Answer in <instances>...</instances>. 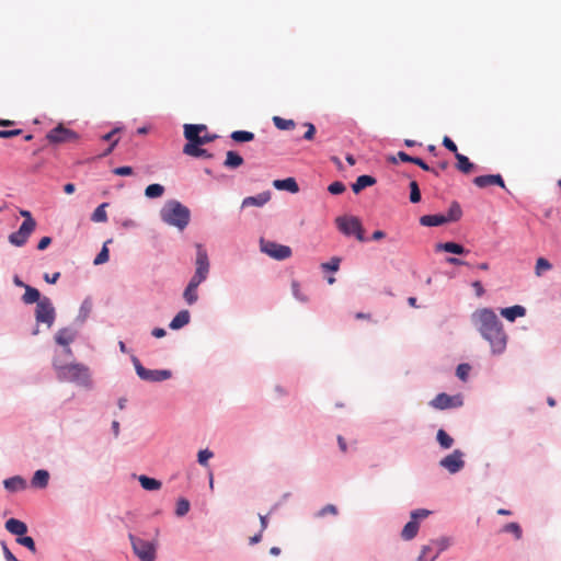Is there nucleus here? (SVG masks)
I'll return each mask as SVG.
<instances>
[{
	"label": "nucleus",
	"mask_w": 561,
	"mask_h": 561,
	"mask_svg": "<svg viewBox=\"0 0 561 561\" xmlns=\"http://www.w3.org/2000/svg\"><path fill=\"white\" fill-rule=\"evenodd\" d=\"M472 321L481 336L489 342L491 353L501 355L507 346V334L493 309L482 308L472 313Z\"/></svg>",
	"instance_id": "nucleus-1"
},
{
	"label": "nucleus",
	"mask_w": 561,
	"mask_h": 561,
	"mask_svg": "<svg viewBox=\"0 0 561 561\" xmlns=\"http://www.w3.org/2000/svg\"><path fill=\"white\" fill-rule=\"evenodd\" d=\"M51 366L56 373V378L60 382H70L76 386L92 389V375L90 368L82 363H65L58 354L54 355Z\"/></svg>",
	"instance_id": "nucleus-2"
},
{
	"label": "nucleus",
	"mask_w": 561,
	"mask_h": 561,
	"mask_svg": "<svg viewBox=\"0 0 561 561\" xmlns=\"http://www.w3.org/2000/svg\"><path fill=\"white\" fill-rule=\"evenodd\" d=\"M162 222L183 231L190 224L191 210L178 199H169L159 211Z\"/></svg>",
	"instance_id": "nucleus-3"
},
{
	"label": "nucleus",
	"mask_w": 561,
	"mask_h": 561,
	"mask_svg": "<svg viewBox=\"0 0 561 561\" xmlns=\"http://www.w3.org/2000/svg\"><path fill=\"white\" fill-rule=\"evenodd\" d=\"M128 539L134 554L140 561H156L158 549V542L156 540H145L131 533L128 534Z\"/></svg>",
	"instance_id": "nucleus-4"
},
{
	"label": "nucleus",
	"mask_w": 561,
	"mask_h": 561,
	"mask_svg": "<svg viewBox=\"0 0 561 561\" xmlns=\"http://www.w3.org/2000/svg\"><path fill=\"white\" fill-rule=\"evenodd\" d=\"M337 229L346 237L354 236L359 242L368 241L362 221L356 216H340L335 219Z\"/></svg>",
	"instance_id": "nucleus-5"
},
{
	"label": "nucleus",
	"mask_w": 561,
	"mask_h": 561,
	"mask_svg": "<svg viewBox=\"0 0 561 561\" xmlns=\"http://www.w3.org/2000/svg\"><path fill=\"white\" fill-rule=\"evenodd\" d=\"M450 543L451 540L448 537L432 539L427 545L422 547L416 561H435L440 553L449 548Z\"/></svg>",
	"instance_id": "nucleus-6"
},
{
	"label": "nucleus",
	"mask_w": 561,
	"mask_h": 561,
	"mask_svg": "<svg viewBox=\"0 0 561 561\" xmlns=\"http://www.w3.org/2000/svg\"><path fill=\"white\" fill-rule=\"evenodd\" d=\"M131 362L135 367L137 376L141 380L150 382H161L172 377V371L170 369H148L144 367L140 360L135 355H131Z\"/></svg>",
	"instance_id": "nucleus-7"
},
{
	"label": "nucleus",
	"mask_w": 561,
	"mask_h": 561,
	"mask_svg": "<svg viewBox=\"0 0 561 561\" xmlns=\"http://www.w3.org/2000/svg\"><path fill=\"white\" fill-rule=\"evenodd\" d=\"M35 320L37 323H44L47 328H51L56 320V309L49 297L44 296L35 308Z\"/></svg>",
	"instance_id": "nucleus-8"
},
{
	"label": "nucleus",
	"mask_w": 561,
	"mask_h": 561,
	"mask_svg": "<svg viewBox=\"0 0 561 561\" xmlns=\"http://www.w3.org/2000/svg\"><path fill=\"white\" fill-rule=\"evenodd\" d=\"M438 465L448 473L456 474L460 472L466 466L465 453L460 449H454L450 454L443 457Z\"/></svg>",
	"instance_id": "nucleus-9"
},
{
	"label": "nucleus",
	"mask_w": 561,
	"mask_h": 561,
	"mask_svg": "<svg viewBox=\"0 0 561 561\" xmlns=\"http://www.w3.org/2000/svg\"><path fill=\"white\" fill-rule=\"evenodd\" d=\"M207 129L204 124H185L184 125V137L186 144L183 147V153L190 152L188 147H202V131Z\"/></svg>",
	"instance_id": "nucleus-10"
},
{
	"label": "nucleus",
	"mask_w": 561,
	"mask_h": 561,
	"mask_svg": "<svg viewBox=\"0 0 561 561\" xmlns=\"http://www.w3.org/2000/svg\"><path fill=\"white\" fill-rule=\"evenodd\" d=\"M261 251L274 260L283 261L291 255V249L288 245L279 244L274 241L260 240Z\"/></svg>",
	"instance_id": "nucleus-11"
},
{
	"label": "nucleus",
	"mask_w": 561,
	"mask_h": 561,
	"mask_svg": "<svg viewBox=\"0 0 561 561\" xmlns=\"http://www.w3.org/2000/svg\"><path fill=\"white\" fill-rule=\"evenodd\" d=\"M46 139L50 144L69 142V141L77 140L78 134L75 130L67 128L64 125L59 124L47 133Z\"/></svg>",
	"instance_id": "nucleus-12"
},
{
	"label": "nucleus",
	"mask_w": 561,
	"mask_h": 561,
	"mask_svg": "<svg viewBox=\"0 0 561 561\" xmlns=\"http://www.w3.org/2000/svg\"><path fill=\"white\" fill-rule=\"evenodd\" d=\"M430 405L437 410L459 408L462 405V398L459 394L450 396L448 393L442 392L438 393L433 400H431Z\"/></svg>",
	"instance_id": "nucleus-13"
},
{
	"label": "nucleus",
	"mask_w": 561,
	"mask_h": 561,
	"mask_svg": "<svg viewBox=\"0 0 561 561\" xmlns=\"http://www.w3.org/2000/svg\"><path fill=\"white\" fill-rule=\"evenodd\" d=\"M210 271V262L206 249L197 243L196 244V257H195V271L197 275H201L205 279L208 278Z\"/></svg>",
	"instance_id": "nucleus-14"
},
{
	"label": "nucleus",
	"mask_w": 561,
	"mask_h": 561,
	"mask_svg": "<svg viewBox=\"0 0 561 561\" xmlns=\"http://www.w3.org/2000/svg\"><path fill=\"white\" fill-rule=\"evenodd\" d=\"M472 182L479 188H484L489 185H497V186L506 190L504 179L500 173L478 175L473 179Z\"/></svg>",
	"instance_id": "nucleus-15"
},
{
	"label": "nucleus",
	"mask_w": 561,
	"mask_h": 561,
	"mask_svg": "<svg viewBox=\"0 0 561 561\" xmlns=\"http://www.w3.org/2000/svg\"><path fill=\"white\" fill-rule=\"evenodd\" d=\"M34 230L27 225H21L16 231L9 234L8 240L12 245L23 247Z\"/></svg>",
	"instance_id": "nucleus-16"
},
{
	"label": "nucleus",
	"mask_w": 561,
	"mask_h": 561,
	"mask_svg": "<svg viewBox=\"0 0 561 561\" xmlns=\"http://www.w3.org/2000/svg\"><path fill=\"white\" fill-rule=\"evenodd\" d=\"M436 252H447L457 255H466L470 251L462 244L455 241L439 242L435 245Z\"/></svg>",
	"instance_id": "nucleus-17"
},
{
	"label": "nucleus",
	"mask_w": 561,
	"mask_h": 561,
	"mask_svg": "<svg viewBox=\"0 0 561 561\" xmlns=\"http://www.w3.org/2000/svg\"><path fill=\"white\" fill-rule=\"evenodd\" d=\"M272 193L271 191H264L253 196H248L243 198L241 208H247L250 206L254 207H263L270 199H271Z\"/></svg>",
	"instance_id": "nucleus-18"
},
{
	"label": "nucleus",
	"mask_w": 561,
	"mask_h": 561,
	"mask_svg": "<svg viewBox=\"0 0 561 561\" xmlns=\"http://www.w3.org/2000/svg\"><path fill=\"white\" fill-rule=\"evenodd\" d=\"M78 335V331L73 328L66 327L59 329L55 334V341L60 346H67L71 344Z\"/></svg>",
	"instance_id": "nucleus-19"
},
{
	"label": "nucleus",
	"mask_w": 561,
	"mask_h": 561,
	"mask_svg": "<svg viewBox=\"0 0 561 561\" xmlns=\"http://www.w3.org/2000/svg\"><path fill=\"white\" fill-rule=\"evenodd\" d=\"M273 186L278 191H286L291 194L299 192V185L295 178L278 179L273 181Z\"/></svg>",
	"instance_id": "nucleus-20"
},
{
	"label": "nucleus",
	"mask_w": 561,
	"mask_h": 561,
	"mask_svg": "<svg viewBox=\"0 0 561 561\" xmlns=\"http://www.w3.org/2000/svg\"><path fill=\"white\" fill-rule=\"evenodd\" d=\"M500 313L510 322H514L517 318L526 316V308L520 305H514L511 307L502 308Z\"/></svg>",
	"instance_id": "nucleus-21"
},
{
	"label": "nucleus",
	"mask_w": 561,
	"mask_h": 561,
	"mask_svg": "<svg viewBox=\"0 0 561 561\" xmlns=\"http://www.w3.org/2000/svg\"><path fill=\"white\" fill-rule=\"evenodd\" d=\"M4 527L10 534L15 535L16 537H21L27 533V525L13 517L5 520Z\"/></svg>",
	"instance_id": "nucleus-22"
},
{
	"label": "nucleus",
	"mask_w": 561,
	"mask_h": 561,
	"mask_svg": "<svg viewBox=\"0 0 561 561\" xmlns=\"http://www.w3.org/2000/svg\"><path fill=\"white\" fill-rule=\"evenodd\" d=\"M26 480L21 476H13L3 480V486L8 492L15 493L26 488Z\"/></svg>",
	"instance_id": "nucleus-23"
},
{
	"label": "nucleus",
	"mask_w": 561,
	"mask_h": 561,
	"mask_svg": "<svg viewBox=\"0 0 561 561\" xmlns=\"http://www.w3.org/2000/svg\"><path fill=\"white\" fill-rule=\"evenodd\" d=\"M191 321V313L188 310L183 309L179 311L169 323V328L173 331L181 330Z\"/></svg>",
	"instance_id": "nucleus-24"
},
{
	"label": "nucleus",
	"mask_w": 561,
	"mask_h": 561,
	"mask_svg": "<svg viewBox=\"0 0 561 561\" xmlns=\"http://www.w3.org/2000/svg\"><path fill=\"white\" fill-rule=\"evenodd\" d=\"M377 182L376 178L369 174H363L357 176L356 181L352 183V191L354 194H359L363 190L375 185Z\"/></svg>",
	"instance_id": "nucleus-25"
},
{
	"label": "nucleus",
	"mask_w": 561,
	"mask_h": 561,
	"mask_svg": "<svg viewBox=\"0 0 561 561\" xmlns=\"http://www.w3.org/2000/svg\"><path fill=\"white\" fill-rule=\"evenodd\" d=\"M420 224L424 227H438L447 224V219H445V214H430L423 215L420 218Z\"/></svg>",
	"instance_id": "nucleus-26"
},
{
	"label": "nucleus",
	"mask_w": 561,
	"mask_h": 561,
	"mask_svg": "<svg viewBox=\"0 0 561 561\" xmlns=\"http://www.w3.org/2000/svg\"><path fill=\"white\" fill-rule=\"evenodd\" d=\"M243 162H244L243 157L239 152H237L234 150H229L226 153L224 167L227 169H230V170H234V169H238L239 167H241L243 164Z\"/></svg>",
	"instance_id": "nucleus-27"
},
{
	"label": "nucleus",
	"mask_w": 561,
	"mask_h": 561,
	"mask_svg": "<svg viewBox=\"0 0 561 561\" xmlns=\"http://www.w3.org/2000/svg\"><path fill=\"white\" fill-rule=\"evenodd\" d=\"M25 293L23 294L22 296V301L25 304V305H32V304H38V301L43 300V297L41 291L28 285V286H25Z\"/></svg>",
	"instance_id": "nucleus-28"
},
{
	"label": "nucleus",
	"mask_w": 561,
	"mask_h": 561,
	"mask_svg": "<svg viewBox=\"0 0 561 561\" xmlns=\"http://www.w3.org/2000/svg\"><path fill=\"white\" fill-rule=\"evenodd\" d=\"M49 482V472L45 469H38L34 472L31 484L34 488L45 489Z\"/></svg>",
	"instance_id": "nucleus-29"
},
{
	"label": "nucleus",
	"mask_w": 561,
	"mask_h": 561,
	"mask_svg": "<svg viewBox=\"0 0 561 561\" xmlns=\"http://www.w3.org/2000/svg\"><path fill=\"white\" fill-rule=\"evenodd\" d=\"M138 481L141 485V488L146 491H157L162 485L160 480L149 477V476H146V474H140L138 477Z\"/></svg>",
	"instance_id": "nucleus-30"
},
{
	"label": "nucleus",
	"mask_w": 561,
	"mask_h": 561,
	"mask_svg": "<svg viewBox=\"0 0 561 561\" xmlns=\"http://www.w3.org/2000/svg\"><path fill=\"white\" fill-rule=\"evenodd\" d=\"M92 311V300L90 297H87L82 302H81V306L79 308V312L77 314V318H76V322L77 323H80V324H83L88 317L90 316Z\"/></svg>",
	"instance_id": "nucleus-31"
},
{
	"label": "nucleus",
	"mask_w": 561,
	"mask_h": 561,
	"mask_svg": "<svg viewBox=\"0 0 561 561\" xmlns=\"http://www.w3.org/2000/svg\"><path fill=\"white\" fill-rule=\"evenodd\" d=\"M419 528H420L419 522L413 520L411 518L404 525V527H403V529L401 531L402 539L407 540V541L412 540L417 535Z\"/></svg>",
	"instance_id": "nucleus-32"
},
{
	"label": "nucleus",
	"mask_w": 561,
	"mask_h": 561,
	"mask_svg": "<svg viewBox=\"0 0 561 561\" xmlns=\"http://www.w3.org/2000/svg\"><path fill=\"white\" fill-rule=\"evenodd\" d=\"M456 160H457V163H456V168L465 173V174H468L470 173L473 168H474V164L469 160V158L460 152H458L456 156H455Z\"/></svg>",
	"instance_id": "nucleus-33"
},
{
	"label": "nucleus",
	"mask_w": 561,
	"mask_h": 561,
	"mask_svg": "<svg viewBox=\"0 0 561 561\" xmlns=\"http://www.w3.org/2000/svg\"><path fill=\"white\" fill-rule=\"evenodd\" d=\"M461 216L462 209L460 207V204L454 201L450 204L447 214H445V219H447V224L458 221L461 218Z\"/></svg>",
	"instance_id": "nucleus-34"
},
{
	"label": "nucleus",
	"mask_w": 561,
	"mask_h": 561,
	"mask_svg": "<svg viewBox=\"0 0 561 561\" xmlns=\"http://www.w3.org/2000/svg\"><path fill=\"white\" fill-rule=\"evenodd\" d=\"M436 442L442 449H449L454 445V438L443 428L436 433Z\"/></svg>",
	"instance_id": "nucleus-35"
},
{
	"label": "nucleus",
	"mask_w": 561,
	"mask_h": 561,
	"mask_svg": "<svg viewBox=\"0 0 561 561\" xmlns=\"http://www.w3.org/2000/svg\"><path fill=\"white\" fill-rule=\"evenodd\" d=\"M254 133L249 130H234L230 134V138L238 144L250 142L254 140Z\"/></svg>",
	"instance_id": "nucleus-36"
},
{
	"label": "nucleus",
	"mask_w": 561,
	"mask_h": 561,
	"mask_svg": "<svg viewBox=\"0 0 561 561\" xmlns=\"http://www.w3.org/2000/svg\"><path fill=\"white\" fill-rule=\"evenodd\" d=\"M164 186L159 183L149 184L145 190V196L147 198L153 199L161 197L164 193Z\"/></svg>",
	"instance_id": "nucleus-37"
},
{
	"label": "nucleus",
	"mask_w": 561,
	"mask_h": 561,
	"mask_svg": "<svg viewBox=\"0 0 561 561\" xmlns=\"http://www.w3.org/2000/svg\"><path fill=\"white\" fill-rule=\"evenodd\" d=\"M108 206V203H102L100 204L94 211L91 215V220L93 222H106L107 221V214L105 208Z\"/></svg>",
	"instance_id": "nucleus-38"
},
{
	"label": "nucleus",
	"mask_w": 561,
	"mask_h": 561,
	"mask_svg": "<svg viewBox=\"0 0 561 561\" xmlns=\"http://www.w3.org/2000/svg\"><path fill=\"white\" fill-rule=\"evenodd\" d=\"M183 299L188 306L196 304L198 300L197 287L186 285L183 291Z\"/></svg>",
	"instance_id": "nucleus-39"
},
{
	"label": "nucleus",
	"mask_w": 561,
	"mask_h": 561,
	"mask_svg": "<svg viewBox=\"0 0 561 561\" xmlns=\"http://www.w3.org/2000/svg\"><path fill=\"white\" fill-rule=\"evenodd\" d=\"M501 530L502 533L512 534L517 540L523 537V529L516 522L505 524Z\"/></svg>",
	"instance_id": "nucleus-40"
},
{
	"label": "nucleus",
	"mask_w": 561,
	"mask_h": 561,
	"mask_svg": "<svg viewBox=\"0 0 561 561\" xmlns=\"http://www.w3.org/2000/svg\"><path fill=\"white\" fill-rule=\"evenodd\" d=\"M272 122L279 130H290L296 126L293 119H285L280 116H273Z\"/></svg>",
	"instance_id": "nucleus-41"
},
{
	"label": "nucleus",
	"mask_w": 561,
	"mask_h": 561,
	"mask_svg": "<svg viewBox=\"0 0 561 561\" xmlns=\"http://www.w3.org/2000/svg\"><path fill=\"white\" fill-rule=\"evenodd\" d=\"M112 240L108 239L106 242H104L101 251L96 254V256L93 260L94 265H101L108 261L110 259V251L107 249V244L111 243Z\"/></svg>",
	"instance_id": "nucleus-42"
},
{
	"label": "nucleus",
	"mask_w": 561,
	"mask_h": 561,
	"mask_svg": "<svg viewBox=\"0 0 561 561\" xmlns=\"http://www.w3.org/2000/svg\"><path fill=\"white\" fill-rule=\"evenodd\" d=\"M409 188H410V196H409L410 202L412 204L420 203L422 199V195H421V190H420L417 182L411 181L409 184Z\"/></svg>",
	"instance_id": "nucleus-43"
},
{
	"label": "nucleus",
	"mask_w": 561,
	"mask_h": 561,
	"mask_svg": "<svg viewBox=\"0 0 561 561\" xmlns=\"http://www.w3.org/2000/svg\"><path fill=\"white\" fill-rule=\"evenodd\" d=\"M552 268V264L546 257H538L535 266V274L541 276L546 271Z\"/></svg>",
	"instance_id": "nucleus-44"
},
{
	"label": "nucleus",
	"mask_w": 561,
	"mask_h": 561,
	"mask_svg": "<svg viewBox=\"0 0 561 561\" xmlns=\"http://www.w3.org/2000/svg\"><path fill=\"white\" fill-rule=\"evenodd\" d=\"M190 508H191L190 501L184 497H180L176 502L175 515L178 517H183L188 513Z\"/></svg>",
	"instance_id": "nucleus-45"
},
{
	"label": "nucleus",
	"mask_w": 561,
	"mask_h": 561,
	"mask_svg": "<svg viewBox=\"0 0 561 561\" xmlns=\"http://www.w3.org/2000/svg\"><path fill=\"white\" fill-rule=\"evenodd\" d=\"M15 541L20 546H23L26 549H28L32 553H36V551H37L36 543L32 537L23 535L21 537H16Z\"/></svg>",
	"instance_id": "nucleus-46"
},
{
	"label": "nucleus",
	"mask_w": 561,
	"mask_h": 561,
	"mask_svg": "<svg viewBox=\"0 0 561 561\" xmlns=\"http://www.w3.org/2000/svg\"><path fill=\"white\" fill-rule=\"evenodd\" d=\"M190 152L185 153L186 156L194 157V158H205V159H213L214 154L209 152L208 150L202 148V147H188Z\"/></svg>",
	"instance_id": "nucleus-47"
},
{
	"label": "nucleus",
	"mask_w": 561,
	"mask_h": 561,
	"mask_svg": "<svg viewBox=\"0 0 561 561\" xmlns=\"http://www.w3.org/2000/svg\"><path fill=\"white\" fill-rule=\"evenodd\" d=\"M471 370V366L468 363H461L456 368V376L463 382H466L469 378V373Z\"/></svg>",
	"instance_id": "nucleus-48"
},
{
	"label": "nucleus",
	"mask_w": 561,
	"mask_h": 561,
	"mask_svg": "<svg viewBox=\"0 0 561 561\" xmlns=\"http://www.w3.org/2000/svg\"><path fill=\"white\" fill-rule=\"evenodd\" d=\"M339 513V510L337 507L334 505V504H327L324 505L321 510H319L314 516L317 518H323L325 517L327 515H333V516H336Z\"/></svg>",
	"instance_id": "nucleus-49"
},
{
	"label": "nucleus",
	"mask_w": 561,
	"mask_h": 561,
	"mask_svg": "<svg viewBox=\"0 0 561 561\" xmlns=\"http://www.w3.org/2000/svg\"><path fill=\"white\" fill-rule=\"evenodd\" d=\"M341 259L337 256L332 257L329 262L322 263L321 267L325 272H336L340 268Z\"/></svg>",
	"instance_id": "nucleus-50"
},
{
	"label": "nucleus",
	"mask_w": 561,
	"mask_h": 561,
	"mask_svg": "<svg viewBox=\"0 0 561 561\" xmlns=\"http://www.w3.org/2000/svg\"><path fill=\"white\" fill-rule=\"evenodd\" d=\"M214 456L213 451H210L208 448L206 449H202L198 451L197 454V462L203 466V467H206L208 466V461L209 459Z\"/></svg>",
	"instance_id": "nucleus-51"
},
{
	"label": "nucleus",
	"mask_w": 561,
	"mask_h": 561,
	"mask_svg": "<svg viewBox=\"0 0 561 561\" xmlns=\"http://www.w3.org/2000/svg\"><path fill=\"white\" fill-rule=\"evenodd\" d=\"M346 190V186L341 181H334L328 186V191L332 195L342 194Z\"/></svg>",
	"instance_id": "nucleus-52"
},
{
	"label": "nucleus",
	"mask_w": 561,
	"mask_h": 561,
	"mask_svg": "<svg viewBox=\"0 0 561 561\" xmlns=\"http://www.w3.org/2000/svg\"><path fill=\"white\" fill-rule=\"evenodd\" d=\"M20 215L24 218V220L21 225H27L30 228H33V229L36 228V221L33 218L31 211H28L26 209H21Z\"/></svg>",
	"instance_id": "nucleus-53"
},
{
	"label": "nucleus",
	"mask_w": 561,
	"mask_h": 561,
	"mask_svg": "<svg viewBox=\"0 0 561 561\" xmlns=\"http://www.w3.org/2000/svg\"><path fill=\"white\" fill-rule=\"evenodd\" d=\"M291 291H293V296L300 302L308 301V297L300 291L298 282L294 280L291 283Z\"/></svg>",
	"instance_id": "nucleus-54"
},
{
	"label": "nucleus",
	"mask_w": 561,
	"mask_h": 561,
	"mask_svg": "<svg viewBox=\"0 0 561 561\" xmlns=\"http://www.w3.org/2000/svg\"><path fill=\"white\" fill-rule=\"evenodd\" d=\"M413 164H415V165L420 167V168H421L422 170H424V171H427V172H432V173H434L436 176H438V175H439V172H438L436 169H434V168L430 167V165H428V164H427V163H426L422 158H420V157H415V159L413 160Z\"/></svg>",
	"instance_id": "nucleus-55"
},
{
	"label": "nucleus",
	"mask_w": 561,
	"mask_h": 561,
	"mask_svg": "<svg viewBox=\"0 0 561 561\" xmlns=\"http://www.w3.org/2000/svg\"><path fill=\"white\" fill-rule=\"evenodd\" d=\"M113 173L118 176H129L134 173V170L129 165H121L113 170Z\"/></svg>",
	"instance_id": "nucleus-56"
},
{
	"label": "nucleus",
	"mask_w": 561,
	"mask_h": 561,
	"mask_svg": "<svg viewBox=\"0 0 561 561\" xmlns=\"http://www.w3.org/2000/svg\"><path fill=\"white\" fill-rule=\"evenodd\" d=\"M431 514V511L426 508H417L411 512V518L419 522V519L426 518Z\"/></svg>",
	"instance_id": "nucleus-57"
},
{
	"label": "nucleus",
	"mask_w": 561,
	"mask_h": 561,
	"mask_svg": "<svg viewBox=\"0 0 561 561\" xmlns=\"http://www.w3.org/2000/svg\"><path fill=\"white\" fill-rule=\"evenodd\" d=\"M443 146L450 152H453L455 156L458 153V148L455 141L449 138L448 136H445L443 138Z\"/></svg>",
	"instance_id": "nucleus-58"
},
{
	"label": "nucleus",
	"mask_w": 561,
	"mask_h": 561,
	"mask_svg": "<svg viewBox=\"0 0 561 561\" xmlns=\"http://www.w3.org/2000/svg\"><path fill=\"white\" fill-rule=\"evenodd\" d=\"M305 126L307 127V130L306 133L304 134L302 138L305 140H312L314 138V135H316V126L312 124V123H306Z\"/></svg>",
	"instance_id": "nucleus-59"
},
{
	"label": "nucleus",
	"mask_w": 561,
	"mask_h": 561,
	"mask_svg": "<svg viewBox=\"0 0 561 561\" xmlns=\"http://www.w3.org/2000/svg\"><path fill=\"white\" fill-rule=\"evenodd\" d=\"M22 134V129H0V138H13Z\"/></svg>",
	"instance_id": "nucleus-60"
},
{
	"label": "nucleus",
	"mask_w": 561,
	"mask_h": 561,
	"mask_svg": "<svg viewBox=\"0 0 561 561\" xmlns=\"http://www.w3.org/2000/svg\"><path fill=\"white\" fill-rule=\"evenodd\" d=\"M446 263L456 266H471L469 262L458 259L456 256H448L445 259Z\"/></svg>",
	"instance_id": "nucleus-61"
},
{
	"label": "nucleus",
	"mask_w": 561,
	"mask_h": 561,
	"mask_svg": "<svg viewBox=\"0 0 561 561\" xmlns=\"http://www.w3.org/2000/svg\"><path fill=\"white\" fill-rule=\"evenodd\" d=\"M1 547L5 561H18L16 557L11 552V550L9 549L4 541L1 542Z\"/></svg>",
	"instance_id": "nucleus-62"
},
{
	"label": "nucleus",
	"mask_w": 561,
	"mask_h": 561,
	"mask_svg": "<svg viewBox=\"0 0 561 561\" xmlns=\"http://www.w3.org/2000/svg\"><path fill=\"white\" fill-rule=\"evenodd\" d=\"M471 286L474 289V293H476L477 297H482L484 295L485 290H484L483 285H482V283L480 280H473L471 283Z\"/></svg>",
	"instance_id": "nucleus-63"
},
{
	"label": "nucleus",
	"mask_w": 561,
	"mask_h": 561,
	"mask_svg": "<svg viewBox=\"0 0 561 561\" xmlns=\"http://www.w3.org/2000/svg\"><path fill=\"white\" fill-rule=\"evenodd\" d=\"M206 279L204 277H202L201 275H197L196 273L193 274V276L190 278L187 285H191V286H194V287H197L204 283Z\"/></svg>",
	"instance_id": "nucleus-64"
}]
</instances>
